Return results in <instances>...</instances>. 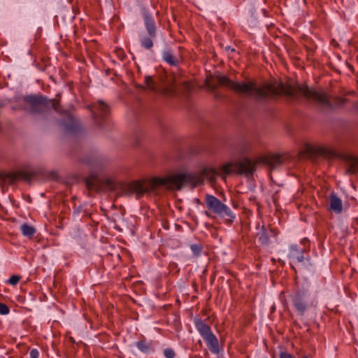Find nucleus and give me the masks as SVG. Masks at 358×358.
<instances>
[{
	"mask_svg": "<svg viewBox=\"0 0 358 358\" xmlns=\"http://www.w3.org/2000/svg\"><path fill=\"white\" fill-rule=\"evenodd\" d=\"M329 209L336 213H341L343 210L341 199L334 193L330 195Z\"/></svg>",
	"mask_w": 358,
	"mask_h": 358,
	"instance_id": "ddd939ff",
	"label": "nucleus"
},
{
	"mask_svg": "<svg viewBox=\"0 0 358 358\" xmlns=\"http://www.w3.org/2000/svg\"><path fill=\"white\" fill-rule=\"evenodd\" d=\"M303 358H307V357H303Z\"/></svg>",
	"mask_w": 358,
	"mask_h": 358,
	"instance_id": "7c9ffc66",
	"label": "nucleus"
},
{
	"mask_svg": "<svg viewBox=\"0 0 358 358\" xmlns=\"http://www.w3.org/2000/svg\"><path fill=\"white\" fill-rule=\"evenodd\" d=\"M10 312V309L8 306L3 303H0V314L5 315L8 314Z\"/></svg>",
	"mask_w": 358,
	"mask_h": 358,
	"instance_id": "5701e85b",
	"label": "nucleus"
},
{
	"mask_svg": "<svg viewBox=\"0 0 358 358\" xmlns=\"http://www.w3.org/2000/svg\"><path fill=\"white\" fill-rule=\"evenodd\" d=\"M24 101L27 108L32 114L45 113L51 108L57 112H60L59 101L57 99H48L44 96L28 95L24 97Z\"/></svg>",
	"mask_w": 358,
	"mask_h": 358,
	"instance_id": "7ed1b4c3",
	"label": "nucleus"
},
{
	"mask_svg": "<svg viewBox=\"0 0 358 358\" xmlns=\"http://www.w3.org/2000/svg\"><path fill=\"white\" fill-rule=\"evenodd\" d=\"M164 355L166 358H173L175 357V352L171 348H166L164 350Z\"/></svg>",
	"mask_w": 358,
	"mask_h": 358,
	"instance_id": "b1692460",
	"label": "nucleus"
},
{
	"mask_svg": "<svg viewBox=\"0 0 358 358\" xmlns=\"http://www.w3.org/2000/svg\"><path fill=\"white\" fill-rule=\"evenodd\" d=\"M162 59L171 66H176L179 64V59L169 49L164 50L162 52Z\"/></svg>",
	"mask_w": 358,
	"mask_h": 358,
	"instance_id": "4468645a",
	"label": "nucleus"
},
{
	"mask_svg": "<svg viewBox=\"0 0 358 358\" xmlns=\"http://www.w3.org/2000/svg\"><path fill=\"white\" fill-rule=\"evenodd\" d=\"M78 123L73 120L71 117L69 119V123L64 124V129L69 133H75L78 130Z\"/></svg>",
	"mask_w": 358,
	"mask_h": 358,
	"instance_id": "a211bd4d",
	"label": "nucleus"
},
{
	"mask_svg": "<svg viewBox=\"0 0 358 358\" xmlns=\"http://www.w3.org/2000/svg\"><path fill=\"white\" fill-rule=\"evenodd\" d=\"M217 80L218 85H209L212 90H216L218 85L226 87L238 94L253 98L257 101H263L278 95H283L294 100L305 98L323 111L341 108L348 101L345 98L331 96L323 90H316L307 85H292L283 83L277 85L265 83L259 85L254 81L235 82L227 76L221 75L217 76Z\"/></svg>",
	"mask_w": 358,
	"mask_h": 358,
	"instance_id": "f257e3e1",
	"label": "nucleus"
},
{
	"mask_svg": "<svg viewBox=\"0 0 358 358\" xmlns=\"http://www.w3.org/2000/svg\"><path fill=\"white\" fill-rule=\"evenodd\" d=\"M3 106V103L2 101H0V108H1Z\"/></svg>",
	"mask_w": 358,
	"mask_h": 358,
	"instance_id": "c85d7f7f",
	"label": "nucleus"
},
{
	"mask_svg": "<svg viewBox=\"0 0 358 358\" xmlns=\"http://www.w3.org/2000/svg\"><path fill=\"white\" fill-rule=\"evenodd\" d=\"M259 240L262 244H267L268 242L267 231L264 227H262V230L259 233Z\"/></svg>",
	"mask_w": 358,
	"mask_h": 358,
	"instance_id": "aec40b11",
	"label": "nucleus"
},
{
	"mask_svg": "<svg viewBox=\"0 0 358 358\" xmlns=\"http://www.w3.org/2000/svg\"><path fill=\"white\" fill-rule=\"evenodd\" d=\"M344 160L345 161L348 165V169L346 173L348 174H354L358 173V158L350 155H345L343 157Z\"/></svg>",
	"mask_w": 358,
	"mask_h": 358,
	"instance_id": "f8f14e48",
	"label": "nucleus"
},
{
	"mask_svg": "<svg viewBox=\"0 0 358 358\" xmlns=\"http://www.w3.org/2000/svg\"><path fill=\"white\" fill-rule=\"evenodd\" d=\"M92 113L93 118L98 122L97 117L100 116L103 118L109 113V107L102 101H99L92 105L88 106ZM99 124V122H97Z\"/></svg>",
	"mask_w": 358,
	"mask_h": 358,
	"instance_id": "9b49d317",
	"label": "nucleus"
},
{
	"mask_svg": "<svg viewBox=\"0 0 358 358\" xmlns=\"http://www.w3.org/2000/svg\"><path fill=\"white\" fill-rule=\"evenodd\" d=\"M258 163L259 161L257 160L253 162L248 158H244L238 162L227 163L218 169L206 167L199 173H178L164 178L155 177L147 185L141 182L134 181L125 186L124 191L127 194H136L137 197H140L150 191H155L159 187L180 189L183 185L194 187L201 184L206 179L213 182L218 176H224L225 177L227 175L232 173L246 176H252Z\"/></svg>",
	"mask_w": 358,
	"mask_h": 358,
	"instance_id": "f03ea898",
	"label": "nucleus"
},
{
	"mask_svg": "<svg viewBox=\"0 0 358 358\" xmlns=\"http://www.w3.org/2000/svg\"><path fill=\"white\" fill-rule=\"evenodd\" d=\"M136 345L138 348V350L143 353L150 352L152 348V344L150 343L146 342L144 340L136 342Z\"/></svg>",
	"mask_w": 358,
	"mask_h": 358,
	"instance_id": "dca6fc26",
	"label": "nucleus"
},
{
	"mask_svg": "<svg viewBox=\"0 0 358 358\" xmlns=\"http://www.w3.org/2000/svg\"><path fill=\"white\" fill-rule=\"evenodd\" d=\"M103 183L110 189H113L115 188V182L110 178H105L103 180Z\"/></svg>",
	"mask_w": 358,
	"mask_h": 358,
	"instance_id": "4be33fe9",
	"label": "nucleus"
},
{
	"mask_svg": "<svg viewBox=\"0 0 358 358\" xmlns=\"http://www.w3.org/2000/svg\"><path fill=\"white\" fill-rule=\"evenodd\" d=\"M303 152L309 156H322L325 158H333L336 153L326 147H315L309 144H306Z\"/></svg>",
	"mask_w": 358,
	"mask_h": 358,
	"instance_id": "9d476101",
	"label": "nucleus"
},
{
	"mask_svg": "<svg viewBox=\"0 0 358 358\" xmlns=\"http://www.w3.org/2000/svg\"><path fill=\"white\" fill-rule=\"evenodd\" d=\"M20 279V278L18 275H12L9 278L8 282L12 285H15L19 282Z\"/></svg>",
	"mask_w": 358,
	"mask_h": 358,
	"instance_id": "393cba45",
	"label": "nucleus"
},
{
	"mask_svg": "<svg viewBox=\"0 0 358 358\" xmlns=\"http://www.w3.org/2000/svg\"><path fill=\"white\" fill-rule=\"evenodd\" d=\"M279 358H293L292 355L286 352H280Z\"/></svg>",
	"mask_w": 358,
	"mask_h": 358,
	"instance_id": "bb28decb",
	"label": "nucleus"
},
{
	"mask_svg": "<svg viewBox=\"0 0 358 358\" xmlns=\"http://www.w3.org/2000/svg\"><path fill=\"white\" fill-rule=\"evenodd\" d=\"M34 175V172L24 170H20L17 172L0 173V188H4L6 186L12 185L20 178L29 181Z\"/></svg>",
	"mask_w": 358,
	"mask_h": 358,
	"instance_id": "0eeeda50",
	"label": "nucleus"
},
{
	"mask_svg": "<svg viewBox=\"0 0 358 358\" xmlns=\"http://www.w3.org/2000/svg\"><path fill=\"white\" fill-rule=\"evenodd\" d=\"M293 306L300 315H303L310 306L307 301V295L305 292H298L291 295Z\"/></svg>",
	"mask_w": 358,
	"mask_h": 358,
	"instance_id": "1a4fd4ad",
	"label": "nucleus"
},
{
	"mask_svg": "<svg viewBox=\"0 0 358 358\" xmlns=\"http://www.w3.org/2000/svg\"><path fill=\"white\" fill-rule=\"evenodd\" d=\"M194 324L196 330L205 341L209 350L213 354L220 352L219 341L210 327L201 319H196Z\"/></svg>",
	"mask_w": 358,
	"mask_h": 358,
	"instance_id": "423d86ee",
	"label": "nucleus"
},
{
	"mask_svg": "<svg viewBox=\"0 0 358 358\" xmlns=\"http://www.w3.org/2000/svg\"><path fill=\"white\" fill-rule=\"evenodd\" d=\"M301 245L303 247L296 244L290 246L288 257L291 261V264L302 263L306 259L304 254L309 249V241L307 238H303L301 242Z\"/></svg>",
	"mask_w": 358,
	"mask_h": 358,
	"instance_id": "6e6552de",
	"label": "nucleus"
},
{
	"mask_svg": "<svg viewBox=\"0 0 358 358\" xmlns=\"http://www.w3.org/2000/svg\"><path fill=\"white\" fill-rule=\"evenodd\" d=\"M266 162L270 165L272 168L275 167L276 166L282 163V156L280 155H275L271 157H269L266 159Z\"/></svg>",
	"mask_w": 358,
	"mask_h": 358,
	"instance_id": "f3484780",
	"label": "nucleus"
},
{
	"mask_svg": "<svg viewBox=\"0 0 358 358\" xmlns=\"http://www.w3.org/2000/svg\"><path fill=\"white\" fill-rule=\"evenodd\" d=\"M206 215H208V217H210V214H209L207 211L206 212Z\"/></svg>",
	"mask_w": 358,
	"mask_h": 358,
	"instance_id": "c756f323",
	"label": "nucleus"
},
{
	"mask_svg": "<svg viewBox=\"0 0 358 358\" xmlns=\"http://www.w3.org/2000/svg\"><path fill=\"white\" fill-rule=\"evenodd\" d=\"M20 228L22 234L29 238L32 237L36 232L35 228L27 223L22 224Z\"/></svg>",
	"mask_w": 358,
	"mask_h": 358,
	"instance_id": "2eb2a0df",
	"label": "nucleus"
},
{
	"mask_svg": "<svg viewBox=\"0 0 358 358\" xmlns=\"http://www.w3.org/2000/svg\"><path fill=\"white\" fill-rule=\"evenodd\" d=\"M86 185L89 188H92L94 186V179L87 178L85 180Z\"/></svg>",
	"mask_w": 358,
	"mask_h": 358,
	"instance_id": "cd10ccee",
	"label": "nucleus"
},
{
	"mask_svg": "<svg viewBox=\"0 0 358 358\" xmlns=\"http://www.w3.org/2000/svg\"><path fill=\"white\" fill-rule=\"evenodd\" d=\"M145 83L149 90L153 92L157 91V86L155 81L151 76H147L145 77Z\"/></svg>",
	"mask_w": 358,
	"mask_h": 358,
	"instance_id": "6ab92c4d",
	"label": "nucleus"
},
{
	"mask_svg": "<svg viewBox=\"0 0 358 358\" xmlns=\"http://www.w3.org/2000/svg\"><path fill=\"white\" fill-rule=\"evenodd\" d=\"M190 248L194 256L199 257L201 255L203 246L201 244H192L190 245Z\"/></svg>",
	"mask_w": 358,
	"mask_h": 358,
	"instance_id": "412c9836",
	"label": "nucleus"
},
{
	"mask_svg": "<svg viewBox=\"0 0 358 358\" xmlns=\"http://www.w3.org/2000/svg\"><path fill=\"white\" fill-rule=\"evenodd\" d=\"M142 15L148 35H143L140 42L143 48L150 50L153 47V39L157 36V27L152 14L146 8H143Z\"/></svg>",
	"mask_w": 358,
	"mask_h": 358,
	"instance_id": "39448f33",
	"label": "nucleus"
},
{
	"mask_svg": "<svg viewBox=\"0 0 358 358\" xmlns=\"http://www.w3.org/2000/svg\"><path fill=\"white\" fill-rule=\"evenodd\" d=\"M205 201L207 208L224 219L226 224H231L234 222L236 219L235 214L217 197L213 195H207Z\"/></svg>",
	"mask_w": 358,
	"mask_h": 358,
	"instance_id": "20e7f679",
	"label": "nucleus"
},
{
	"mask_svg": "<svg viewBox=\"0 0 358 358\" xmlns=\"http://www.w3.org/2000/svg\"><path fill=\"white\" fill-rule=\"evenodd\" d=\"M30 358H38L39 357V352L37 349H32L30 351Z\"/></svg>",
	"mask_w": 358,
	"mask_h": 358,
	"instance_id": "a878e982",
	"label": "nucleus"
}]
</instances>
